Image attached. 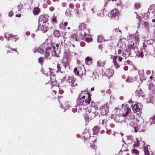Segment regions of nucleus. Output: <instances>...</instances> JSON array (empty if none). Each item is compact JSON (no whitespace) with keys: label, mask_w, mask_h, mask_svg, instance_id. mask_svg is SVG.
<instances>
[{"label":"nucleus","mask_w":155,"mask_h":155,"mask_svg":"<svg viewBox=\"0 0 155 155\" xmlns=\"http://www.w3.org/2000/svg\"><path fill=\"white\" fill-rule=\"evenodd\" d=\"M91 95L86 89L81 91L77 100V108L81 110L84 109L90 104L91 100Z\"/></svg>","instance_id":"1"},{"label":"nucleus","mask_w":155,"mask_h":155,"mask_svg":"<svg viewBox=\"0 0 155 155\" xmlns=\"http://www.w3.org/2000/svg\"><path fill=\"white\" fill-rule=\"evenodd\" d=\"M133 38L135 41H132L128 46V48L126 45L125 41H126V40L125 39H123L119 41L117 44V45L120 48L118 51V54H121L122 52L124 53V51H125V52L127 53V54L128 55H129L130 49L133 47L134 41H135L136 43H138L139 41V36L137 34H135L133 36Z\"/></svg>","instance_id":"2"},{"label":"nucleus","mask_w":155,"mask_h":155,"mask_svg":"<svg viewBox=\"0 0 155 155\" xmlns=\"http://www.w3.org/2000/svg\"><path fill=\"white\" fill-rule=\"evenodd\" d=\"M97 140V138L95 137H90L87 141L84 142L82 145L84 147H91L93 148L95 146V142Z\"/></svg>","instance_id":"3"},{"label":"nucleus","mask_w":155,"mask_h":155,"mask_svg":"<svg viewBox=\"0 0 155 155\" xmlns=\"http://www.w3.org/2000/svg\"><path fill=\"white\" fill-rule=\"evenodd\" d=\"M97 140V138L95 137H90L87 141L84 142L82 145L84 147H91L93 148L95 146V142Z\"/></svg>","instance_id":"4"},{"label":"nucleus","mask_w":155,"mask_h":155,"mask_svg":"<svg viewBox=\"0 0 155 155\" xmlns=\"http://www.w3.org/2000/svg\"><path fill=\"white\" fill-rule=\"evenodd\" d=\"M86 25L84 23L80 24L78 26V28L80 30H81V35L86 36L88 35V34L89 33V30L86 28Z\"/></svg>","instance_id":"5"},{"label":"nucleus","mask_w":155,"mask_h":155,"mask_svg":"<svg viewBox=\"0 0 155 155\" xmlns=\"http://www.w3.org/2000/svg\"><path fill=\"white\" fill-rule=\"evenodd\" d=\"M65 79L66 82L71 86H74L77 85L75 79L73 77L66 76L65 77Z\"/></svg>","instance_id":"6"},{"label":"nucleus","mask_w":155,"mask_h":155,"mask_svg":"<svg viewBox=\"0 0 155 155\" xmlns=\"http://www.w3.org/2000/svg\"><path fill=\"white\" fill-rule=\"evenodd\" d=\"M70 61V59L68 54L67 53H64L62 62L64 64V66L65 68L67 67L69 65V63Z\"/></svg>","instance_id":"7"},{"label":"nucleus","mask_w":155,"mask_h":155,"mask_svg":"<svg viewBox=\"0 0 155 155\" xmlns=\"http://www.w3.org/2000/svg\"><path fill=\"white\" fill-rule=\"evenodd\" d=\"M4 38L6 39L8 41L11 39L12 41L15 42L18 39V37L17 35H13L8 33L5 34Z\"/></svg>","instance_id":"8"},{"label":"nucleus","mask_w":155,"mask_h":155,"mask_svg":"<svg viewBox=\"0 0 155 155\" xmlns=\"http://www.w3.org/2000/svg\"><path fill=\"white\" fill-rule=\"evenodd\" d=\"M90 137L89 130L87 129H85L82 133V139L84 140V141H87Z\"/></svg>","instance_id":"9"},{"label":"nucleus","mask_w":155,"mask_h":155,"mask_svg":"<svg viewBox=\"0 0 155 155\" xmlns=\"http://www.w3.org/2000/svg\"><path fill=\"white\" fill-rule=\"evenodd\" d=\"M101 114L102 115L107 116V114L108 112V104H106L103 105L100 109Z\"/></svg>","instance_id":"10"},{"label":"nucleus","mask_w":155,"mask_h":155,"mask_svg":"<svg viewBox=\"0 0 155 155\" xmlns=\"http://www.w3.org/2000/svg\"><path fill=\"white\" fill-rule=\"evenodd\" d=\"M71 38L72 40L79 41L80 40L83 39V35H81L80 36H78L75 34H73L71 36Z\"/></svg>","instance_id":"11"},{"label":"nucleus","mask_w":155,"mask_h":155,"mask_svg":"<svg viewBox=\"0 0 155 155\" xmlns=\"http://www.w3.org/2000/svg\"><path fill=\"white\" fill-rule=\"evenodd\" d=\"M141 104L140 103L135 104L134 105L132 106V107L134 111L136 112H139L140 110V108L142 107Z\"/></svg>","instance_id":"12"},{"label":"nucleus","mask_w":155,"mask_h":155,"mask_svg":"<svg viewBox=\"0 0 155 155\" xmlns=\"http://www.w3.org/2000/svg\"><path fill=\"white\" fill-rule=\"evenodd\" d=\"M114 74V71L110 69H108L106 70L104 72L105 75L109 78L111 77Z\"/></svg>","instance_id":"13"},{"label":"nucleus","mask_w":155,"mask_h":155,"mask_svg":"<svg viewBox=\"0 0 155 155\" xmlns=\"http://www.w3.org/2000/svg\"><path fill=\"white\" fill-rule=\"evenodd\" d=\"M119 12L116 9H114L112 10L110 12V15L111 18L114 17L118 15Z\"/></svg>","instance_id":"14"},{"label":"nucleus","mask_w":155,"mask_h":155,"mask_svg":"<svg viewBox=\"0 0 155 155\" xmlns=\"http://www.w3.org/2000/svg\"><path fill=\"white\" fill-rule=\"evenodd\" d=\"M39 28L44 33L46 32L48 29L49 28L46 24L40 25Z\"/></svg>","instance_id":"15"},{"label":"nucleus","mask_w":155,"mask_h":155,"mask_svg":"<svg viewBox=\"0 0 155 155\" xmlns=\"http://www.w3.org/2000/svg\"><path fill=\"white\" fill-rule=\"evenodd\" d=\"M134 72L139 74L140 79V82L141 83L144 79V77L143 72L142 71H139L138 70L136 69L134 71Z\"/></svg>","instance_id":"16"},{"label":"nucleus","mask_w":155,"mask_h":155,"mask_svg":"<svg viewBox=\"0 0 155 155\" xmlns=\"http://www.w3.org/2000/svg\"><path fill=\"white\" fill-rule=\"evenodd\" d=\"M48 18L46 16L41 15L38 20L39 22H41L43 23H46L48 21Z\"/></svg>","instance_id":"17"},{"label":"nucleus","mask_w":155,"mask_h":155,"mask_svg":"<svg viewBox=\"0 0 155 155\" xmlns=\"http://www.w3.org/2000/svg\"><path fill=\"white\" fill-rule=\"evenodd\" d=\"M131 109L128 107H126L125 109L124 110V111L123 113V116H127L129 115L131 111Z\"/></svg>","instance_id":"18"},{"label":"nucleus","mask_w":155,"mask_h":155,"mask_svg":"<svg viewBox=\"0 0 155 155\" xmlns=\"http://www.w3.org/2000/svg\"><path fill=\"white\" fill-rule=\"evenodd\" d=\"M51 48L49 47H47L45 48V56L46 58H48L50 55V52Z\"/></svg>","instance_id":"19"},{"label":"nucleus","mask_w":155,"mask_h":155,"mask_svg":"<svg viewBox=\"0 0 155 155\" xmlns=\"http://www.w3.org/2000/svg\"><path fill=\"white\" fill-rule=\"evenodd\" d=\"M100 130L99 127L97 126H95L92 129L93 134L94 135H96L99 132Z\"/></svg>","instance_id":"20"},{"label":"nucleus","mask_w":155,"mask_h":155,"mask_svg":"<svg viewBox=\"0 0 155 155\" xmlns=\"http://www.w3.org/2000/svg\"><path fill=\"white\" fill-rule=\"evenodd\" d=\"M50 84L52 87L56 84L55 77L54 75H52L50 77Z\"/></svg>","instance_id":"21"},{"label":"nucleus","mask_w":155,"mask_h":155,"mask_svg":"<svg viewBox=\"0 0 155 155\" xmlns=\"http://www.w3.org/2000/svg\"><path fill=\"white\" fill-rule=\"evenodd\" d=\"M88 35H86V36L83 35V39H84L85 38V41L87 42H91L92 41V39L90 37L89 33H88Z\"/></svg>","instance_id":"22"},{"label":"nucleus","mask_w":155,"mask_h":155,"mask_svg":"<svg viewBox=\"0 0 155 155\" xmlns=\"http://www.w3.org/2000/svg\"><path fill=\"white\" fill-rule=\"evenodd\" d=\"M92 59L90 57H87L85 59V63L88 65L91 64L92 62Z\"/></svg>","instance_id":"23"},{"label":"nucleus","mask_w":155,"mask_h":155,"mask_svg":"<svg viewBox=\"0 0 155 155\" xmlns=\"http://www.w3.org/2000/svg\"><path fill=\"white\" fill-rule=\"evenodd\" d=\"M129 117V119L130 120V121L132 123H138L139 122V120L135 118L134 117Z\"/></svg>","instance_id":"24"},{"label":"nucleus","mask_w":155,"mask_h":155,"mask_svg":"<svg viewBox=\"0 0 155 155\" xmlns=\"http://www.w3.org/2000/svg\"><path fill=\"white\" fill-rule=\"evenodd\" d=\"M81 69V67H79L78 68H75L74 69V72L77 75H78L79 73L80 72V70Z\"/></svg>","instance_id":"25"},{"label":"nucleus","mask_w":155,"mask_h":155,"mask_svg":"<svg viewBox=\"0 0 155 155\" xmlns=\"http://www.w3.org/2000/svg\"><path fill=\"white\" fill-rule=\"evenodd\" d=\"M114 1L117 2L116 3V5L117 6H120V7L122 8L123 6L120 0H114Z\"/></svg>","instance_id":"26"},{"label":"nucleus","mask_w":155,"mask_h":155,"mask_svg":"<svg viewBox=\"0 0 155 155\" xmlns=\"http://www.w3.org/2000/svg\"><path fill=\"white\" fill-rule=\"evenodd\" d=\"M136 78H132L130 77H128L127 79L126 80V82H132L134 81L135 79Z\"/></svg>","instance_id":"27"},{"label":"nucleus","mask_w":155,"mask_h":155,"mask_svg":"<svg viewBox=\"0 0 155 155\" xmlns=\"http://www.w3.org/2000/svg\"><path fill=\"white\" fill-rule=\"evenodd\" d=\"M97 41L99 42H102L104 41V39L102 36L101 35H99L98 36Z\"/></svg>","instance_id":"28"},{"label":"nucleus","mask_w":155,"mask_h":155,"mask_svg":"<svg viewBox=\"0 0 155 155\" xmlns=\"http://www.w3.org/2000/svg\"><path fill=\"white\" fill-rule=\"evenodd\" d=\"M105 64V62L104 61H101V60L98 61L97 62V65L99 67L104 66Z\"/></svg>","instance_id":"29"},{"label":"nucleus","mask_w":155,"mask_h":155,"mask_svg":"<svg viewBox=\"0 0 155 155\" xmlns=\"http://www.w3.org/2000/svg\"><path fill=\"white\" fill-rule=\"evenodd\" d=\"M90 103L91 104V105H89L90 106H91V107H93L94 108L95 110L98 109L97 107L95 104V103L93 101H91L90 104Z\"/></svg>","instance_id":"30"},{"label":"nucleus","mask_w":155,"mask_h":155,"mask_svg":"<svg viewBox=\"0 0 155 155\" xmlns=\"http://www.w3.org/2000/svg\"><path fill=\"white\" fill-rule=\"evenodd\" d=\"M16 8L18 9V11L21 12V10L23 9V5L20 4L17 6Z\"/></svg>","instance_id":"31"},{"label":"nucleus","mask_w":155,"mask_h":155,"mask_svg":"<svg viewBox=\"0 0 155 155\" xmlns=\"http://www.w3.org/2000/svg\"><path fill=\"white\" fill-rule=\"evenodd\" d=\"M39 11V10L38 8H34L33 13L34 15H36L38 14Z\"/></svg>","instance_id":"32"},{"label":"nucleus","mask_w":155,"mask_h":155,"mask_svg":"<svg viewBox=\"0 0 155 155\" xmlns=\"http://www.w3.org/2000/svg\"><path fill=\"white\" fill-rule=\"evenodd\" d=\"M52 48L53 49V53H52V55H54V56L55 57H58V55L56 54V51L54 50L55 49V46H52Z\"/></svg>","instance_id":"33"},{"label":"nucleus","mask_w":155,"mask_h":155,"mask_svg":"<svg viewBox=\"0 0 155 155\" xmlns=\"http://www.w3.org/2000/svg\"><path fill=\"white\" fill-rule=\"evenodd\" d=\"M149 89L153 93L155 92V86H153L152 85H150L149 87Z\"/></svg>","instance_id":"34"},{"label":"nucleus","mask_w":155,"mask_h":155,"mask_svg":"<svg viewBox=\"0 0 155 155\" xmlns=\"http://www.w3.org/2000/svg\"><path fill=\"white\" fill-rule=\"evenodd\" d=\"M144 151L145 155H150L148 149L146 147H144Z\"/></svg>","instance_id":"35"},{"label":"nucleus","mask_w":155,"mask_h":155,"mask_svg":"<svg viewBox=\"0 0 155 155\" xmlns=\"http://www.w3.org/2000/svg\"><path fill=\"white\" fill-rule=\"evenodd\" d=\"M37 51L38 53L41 54H44V50L40 48H38Z\"/></svg>","instance_id":"36"},{"label":"nucleus","mask_w":155,"mask_h":155,"mask_svg":"<svg viewBox=\"0 0 155 155\" xmlns=\"http://www.w3.org/2000/svg\"><path fill=\"white\" fill-rule=\"evenodd\" d=\"M61 66H62V65H61V64H57V71L58 72H62V71H61Z\"/></svg>","instance_id":"37"},{"label":"nucleus","mask_w":155,"mask_h":155,"mask_svg":"<svg viewBox=\"0 0 155 155\" xmlns=\"http://www.w3.org/2000/svg\"><path fill=\"white\" fill-rule=\"evenodd\" d=\"M132 152L133 153H135L136 154H139V151H138L137 150L134 149L131 150Z\"/></svg>","instance_id":"38"},{"label":"nucleus","mask_w":155,"mask_h":155,"mask_svg":"<svg viewBox=\"0 0 155 155\" xmlns=\"http://www.w3.org/2000/svg\"><path fill=\"white\" fill-rule=\"evenodd\" d=\"M140 141L139 140H137V141L134 144L133 146L134 147H138L140 145Z\"/></svg>","instance_id":"39"},{"label":"nucleus","mask_w":155,"mask_h":155,"mask_svg":"<svg viewBox=\"0 0 155 155\" xmlns=\"http://www.w3.org/2000/svg\"><path fill=\"white\" fill-rule=\"evenodd\" d=\"M111 58L113 60V62H116V60L117 59V56L112 55Z\"/></svg>","instance_id":"40"},{"label":"nucleus","mask_w":155,"mask_h":155,"mask_svg":"<svg viewBox=\"0 0 155 155\" xmlns=\"http://www.w3.org/2000/svg\"><path fill=\"white\" fill-rule=\"evenodd\" d=\"M134 131L135 133H136L138 132V130H139V128L137 125L136 126L134 127Z\"/></svg>","instance_id":"41"},{"label":"nucleus","mask_w":155,"mask_h":155,"mask_svg":"<svg viewBox=\"0 0 155 155\" xmlns=\"http://www.w3.org/2000/svg\"><path fill=\"white\" fill-rule=\"evenodd\" d=\"M14 51L15 52H16L17 53V54H18V52L16 50H15V49H12V48H9V51H8L7 53H8V52H10H10H12V51Z\"/></svg>","instance_id":"42"},{"label":"nucleus","mask_w":155,"mask_h":155,"mask_svg":"<svg viewBox=\"0 0 155 155\" xmlns=\"http://www.w3.org/2000/svg\"><path fill=\"white\" fill-rule=\"evenodd\" d=\"M134 7L136 9H138L140 7V4L138 3H137L134 5Z\"/></svg>","instance_id":"43"},{"label":"nucleus","mask_w":155,"mask_h":155,"mask_svg":"<svg viewBox=\"0 0 155 155\" xmlns=\"http://www.w3.org/2000/svg\"><path fill=\"white\" fill-rule=\"evenodd\" d=\"M38 62L41 64H42L43 62V58L42 57H40L38 58Z\"/></svg>","instance_id":"44"},{"label":"nucleus","mask_w":155,"mask_h":155,"mask_svg":"<svg viewBox=\"0 0 155 155\" xmlns=\"http://www.w3.org/2000/svg\"><path fill=\"white\" fill-rule=\"evenodd\" d=\"M137 56L139 57L143 58V53L142 52H140L137 54Z\"/></svg>","instance_id":"45"},{"label":"nucleus","mask_w":155,"mask_h":155,"mask_svg":"<svg viewBox=\"0 0 155 155\" xmlns=\"http://www.w3.org/2000/svg\"><path fill=\"white\" fill-rule=\"evenodd\" d=\"M97 15L98 16H104V14L103 13V12L102 11H101L100 12V13H98L97 14Z\"/></svg>","instance_id":"46"},{"label":"nucleus","mask_w":155,"mask_h":155,"mask_svg":"<svg viewBox=\"0 0 155 155\" xmlns=\"http://www.w3.org/2000/svg\"><path fill=\"white\" fill-rule=\"evenodd\" d=\"M70 103L68 102H66L65 103V105L66 108H67L68 107L70 106Z\"/></svg>","instance_id":"47"},{"label":"nucleus","mask_w":155,"mask_h":155,"mask_svg":"<svg viewBox=\"0 0 155 155\" xmlns=\"http://www.w3.org/2000/svg\"><path fill=\"white\" fill-rule=\"evenodd\" d=\"M13 13L12 11H10L8 14V15L9 17H11L13 15Z\"/></svg>","instance_id":"48"},{"label":"nucleus","mask_w":155,"mask_h":155,"mask_svg":"<svg viewBox=\"0 0 155 155\" xmlns=\"http://www.w3.org/2000/svg\"><path fill=\"white\" fill-rule=\"evenodd\" d=\"M114 65L116 68H117L119 67V65L116 62L114 63Z\"/></svg>","instance_id":"49"},{"label":"nucleus","mask_w":155,"mask_h":155,"mask_svg":"<svg viewBox=\"0 0 155 155\" xmlns=\"http://www.w3.org/2000/svg\"><path fill=\"white\" fill-rule=\"evenodd\" d=\"M52 22L53 23H56V18H53L52 19Z\"/></svg>","instance_id":"50"},{"label":"nucleus","mask_w":155,"mask_h":155,"mask_svg":"<svg viewBox=\"0 0 155 155\" xmlns=\"http://www.w3.org/2000/svg\"><path fill=\"white\" fill-rule=\"evenodd\" d=\"M80 45L81 46H84L85 45V43L84 42H81L80 43Z\"/></svg>","instance_id":"51"},{"label":"nucleus","mask_w":155,"mask_h":155,"mask_svg":"<svg viewBox=\"0 0 155 155\" xmlns=\"http://www.w3.org/2000/svg\"><path fill=\"white\" fill-rule=\"evenodd\" d=\"M117 118H116L117 119H118L119 120L118 122L121 123L122 122H123V120H120V117H116Z\"/></svg>","instance_id":"52"},{"label":"nucleus","mask_w":155,"mask_h":155,"mask_svg":"<svg viewBox=\"0 0 155 155\" xmlns=\"http://www.w3.org/2000/svg\"><path fill=\"white\" fill-rule=\"evenodd\" d=\"M53 70H52L51 68H48V71H49V74L50 75L51 73V71H52Z\"/></svg>","instance_id":"53"},{"label":"nucleus","mask_w":155,"mask_h":155,"mask_svg":"<svg viewBox=\"0 0 155 155\" xmlns=\"http://www.w3.org/2000/svg\"><path fill=\"white\" fill-rule=\"evenodd\" d=\"M60 94H62L63 93V91L62 90H60L59 91Z\"/></svg>","instance_id":"54"},{"label":"nucleus","mask_w":155,"mask_h":155,"mask_svg":"<svg viewBox=\"0 0 155 155\" xmlns=\"http://www.w3.org/2000/svg\"><path fill=\"white\" fill-rule=\"evenodd\" d=\"M37 49L36 48H35L33 50V52L34 53H36L37 52Z\"/></svg>","instance_id":"55"},{"label":"nucleus","mask_w":155,"mask_h":155,"mask_svg":"<svg viewBox=\"0 0 155 155\" xmlns=\"http://www.w3.org/2000/svg\"><path fill=\"white\" fill-rule=\"evenodd\" d=\"M124 69L125 71H127L128 69V68L127 66H125L124 67Z\"/></svg>","instance_id":"56"},{"label":"nucleus","mask_w":155,"mask_h":155,"mask_svg":"<svg viewBox=\"0 0 155 155\" xmlns=\"http://www.w3.org/2000/svg\"><path fill=\"white\" fill-rule=\"evenodd\" d=\"M122 61V58L121 57H119V61Z\"/></svg>","instance_id":"57"},{"label":"nucleus","mask_w":155,"mask_h":155,"mask_svg":"<svg viewBox=\"0 0 155 155\" xmlns=\"http://www.w3.org/2000/svg\"><path fill=\"white\" fill-rule=\"evenodd\" d=\"M105 132V131L104 130H102L101 131H100V133L101 134H102L103 133H104Z\"/></svg>","instance_id":"58"},{"label":"nucleus","mask_w":155,"mask_h":155,"mask_svg":"<svg viewBox=\"0 0 155 155\" xmlns=\"http://www.w3.org/2000/svg\"><path fill=\"white\" fill-rule=\"evenodd\" d=\"M30 34V33L28 31H27L26 33V35L28 36V35H29Z\"/></svg>","instance_id":"59"},{"label":"nucleus","mask_w":155,"mask_h":155,"mask_svg":"<svg viewBox=\"0 0 155 155\" xmlns=\"http://www.w3.org/2000/svg\"><path fill=\"white\" fill-rule=\"evenodd\" d=\"M101 92L102 94H103L105 93V91L104 90H102L101 91Z\"/></svg>","instance_id":"60"},{"label":"nucleus","mask_w":155,"mask_h":155,"mask_svg":"<svg viewBox=\"0 0 155 155\" xmlns=\"http://www.w3.org/2000/svg\"><path fill=\"white\" fill-rule=\"evenodd\" d=\"M116 111H119V110L117 108H115V109L114 110V111L116 112Z\"/></svg>","instance_id":"61"},{"label":"nucleus","mask_w":155,"mask_h":155,"mask_svg":"<svg viewBox=\"0 0 155 155\" xmlns=\"http://www.w3.org/2000/svg\"><path fill=\"white\" fill-rule=\"evenodd\" d=\"M21 16V15L20 14H19V15H16V17H20Z\"/></svg>","instance_id":"62"},{"label":"nucleus","mask_w":155,"mask_h":155,"mask_svg":"<svg viewBox=\"0 0 155 155\" xmlns=\"http://www.w3.org/2000/svg\"><path fill=\"white\" fill-rule=\"evenodd\" d=\"M68 24V23L67 22H65L64 23V25L65 26H67Z\"/></svg>","instance_id":"63"},{"label":"nucleus","mask_w":155,"mask_h":155,"mask_svg":"<svg viewBox=\"0 0 155 155\" xmlns=\"http://www.w3.org/2000/svg\"><path fill=\"white\" fill-rule=\"evenodd\" d=\"M31 36L33 37H34L35 36V34H31Z\"/></svg>","instance_id":"64"}]
</instances>
